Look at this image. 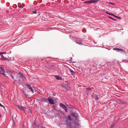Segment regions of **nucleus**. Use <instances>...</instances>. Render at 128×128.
Instances as JSON below:
<instances>
[{
    "label": "nucleus",
    "mask_w": 128,
    "mask_h": 128,
    "mask_svg": "<svg viewBox=\"0 0 128 128\" xmlns=\"http://www.w3.org/2000/svg\"><path fill=\"white\" fill-rule=\"evenodd\" d=\"M36 10H35V11H33L32 12V13L34 14H36Z\"/></svg>",
    "instance_id": "nucleus-18"
},
{
    "label": "nucleus",
    "mask_w": 128,
    "mask_h": 128,
    "mask_svg": "<svg viewBox=\"0 0 128 128\" xmlns=\"http://www.w3.org/2000/svg\"><path fill=\"white\" fill-rule=\"evenodd\" d=\"M106 13L108 14H110V13H109L108 12H106Z\"/></svg>",
    "instance_id": "nucleus-26"
},
{
    "label": "nucleus",
    "mask_w": 128,
    "mask_h": 128,
    "mask_svg": "<svg viewBox=\"0 0 128 128\" xmlns=\"http://www.w3.org/2000/svg\"><path fill=\"white\" fill-rule=\"evenodd\" d=\"M48 101L51 104H55L54 101L51 98H48Z\"/></svg>",
    "instance_id": "nucleus-6"
},
{
    "label": "nucleus",
    "mask_w": 128,
    "mask_h": 128,
    "mask_svg": "<svg viewBox=\"0 0 128 128\" xmlns=\"http://www.w3.org/2000/svg\"><path fill=\"white\" fill-rule=\"evenodd\" d=\"M109 14H110V15H111L112 16V15H113V14H111V13H110Z\"/></svg>",
    "instance_id": "nucleus-25"
},
{
    "label": "nucleus",
    "mask_w": 128,
    "mask_h": 128,
    "mask_svg": "<svg viewBox=\"0 0 128 128\" xmlns=\"http://www.w3.org/2000/svg\"><path fill=\"white\" fill-rule=\"evenodd\" d=\"M113 50H116L118 52H124L123 50H122L118 48H114L113 49Z\"/></svg>",
    "instance_id": "nucleus-7"
},
{
    "label": "nucleus",
    "mask_w": 128,
    "mask_h": 128,
    "mask_svg": "<svg viewBox=\"0 0 128 128\" xmlns=\"http://www.w3.org/2000/svg\"><path fill=\"white\" fill-rule=\"evenodd\" d=\"M76 113H74V114H72V116L73 117L76 118Z\"/></svg>",
    "instance_id": "nucleus-14"
},
{
    "label": "nucleus",
    "mask_w": 128,
    "mask_h": 128,
    "mask_svg": "<svg viewBox=\"0 0 128 128\" xmlns=\"http://www.w3.org/2000/svg\"><path fill=\"white\" fill-rule=\"evenodd\" d=\"M118 19H120L121 18L120 17L118 16Z\"/></svg>",
    "instance_id": "nucleus-27"
},
{
    "label": "nucleus",
    "mask_w": 128,
    "mask_h": 128,
    "mask_svg": "<svg viewBox=\"0 0 128 128\" xmlns=\"http://www.w3.org/2000/svg\"><path fill=\"white\" fill-rule=\"evenodd\" d=\"M69 124V126H68V128H72L69 125L70 124Z\"/></svg>",
    "instance_id": "nucleus-19"
},
{
    "label": "nucleus",
    "mask_w": 128,
    "mask_h": 128,
    "mask_svg": "<svg viewBox=\"0 0 128 128\" xmlns=\"http://www.w3.org/2000/svg\"><path fill=\"white\" fill-rule=\"evenodd\" d=\"M33 125L34 126H36V125H35V123L34 122L33 124Z\"/></svg>",
    "instance_id": "nucleus-23"
},
{
    "label": "nucleus",
    "mask_w": 128,
    "mask_h": 128,
    "mask_svg": "<svg viewBox=\"0 0 128 128\" xmlns=\"http://www.w3.org/2000/svg\"><path fill=\"white\" fill-rule=\"evenodd\" d=\"M108 18H111V19H112V18H112V17H110V16H108Z\"/></svg>",
    "instance_id": "nucleus-22"
},
{
    "label": "nucleus",
    "mask_w": 128,
    "mask_h": 128,
    "mask_svg": "<svg viewBox=\"0 0 128 128\" xmlns=\"http://www.w3.org/2000/svg\"><path fill=\"white\" fill-rule=\"evenodd\" d=\"M98 0H91L85 1L84 2L85 3L91 4L93 3H96L98 2Z\"/></svg>",
    "instance_id": "nucleus-2"
},
{
    "label": "nucleus",
    "mask_w": 128,
    "mask_h": 128,
    "mask_svg": "<svg viewBox=\"0 0 128 128\" xmlns=\"http://www.w3.org/2000/svg\"><path fill=\"white\" fill-rule=\"evenodd\" d=\"M26 85L27 87L30 90H31V91L32 92V93L34 94V91H33V89H32V88L30 86V85L29 84H26Z\"/></svg>",
    "instance_id": "nucleus-5"
},
{
    "label": "nucleus",
    "mask_w": 128,
    "mask_h": 128,
    "mask_svg": "<svg viewBox=\"0 0 128 128\" xmlns=\"http://www.w3.org/2000/svg\"><path fill=\"white\" fill-rule=\"evenodd\" d=\"M44 100L46 102H48V99L44 98Z\"/></svg>",
    "instance_id": "nucleus-15"
},
{
    "label": "nucleus",
    "mask_w": 128,
    "mask_h": 128,
    "mask_svg": "<svg viewBox=\"0 0 128 128\" xmlns=\"http://www.w3.org/2000/svg\"><path fill=\"white\" fill-rule=\"evenodd\" d=\"M60 105L62 108L65 110V111L66 112H67V108L64 104L61 103L60 104Z\"/></svg>",
    "instance_id": "nucleus-4"
},
{
    "label": "nucleus",
    "mask_w": 128,
    "mask_h": 128,
    "mask_svg": "<svg viewBox=\"0 0 128 128\" xmlns=\"http://www.w3.org/2000/svg\"><path fill=\"white\" fill-rule=\"evenodd\" d=\"M20 108L24 111L26 109V108L23 106H20Z\"/></svg>",
    "instance_id": "nucleus-12"
},
{
    "label": "nucleus",
    "mask_w": 128,
    "mask_h": 128,
    "mask_svg": "<svg viewBox=\"0 0 128 128\" xmlns=\"http://www.w3.org/2000/svg\"><path fill=\"white\" fill-rule=\"evenodd\" d=\"M68 120L67 121H68V120L70 121L72 120L70 116H68Z\"/></svg>",
    "instance_id": "nucleus-13"
},
{
    "label": "nucleus",
    "mask_w": 128,
    "mask_h": 128,
    "mask_svg": "<svg viewBox=\"0 0 128 128\" xmlns=\"http://www.w3.org/2000/svg\"><path fill=\"white\" fill-rule=\"evenodd\" d=\"M115 18H118V16H115Z\"/></svg>",
    "instance_id": "nucleus-30"
},
{
    "label": "nucleus",
    "mask_w": 128,
    "mask_h": 128,
    "mask_svg": "<svg viewBox=\"0 0 128 128\" xmlns=\"http://www.w3.org/2000/svg\"><path fill=\"white\" fill-rule=\"evenodd\" d=\"M54 96H55V94H54Z\"/></svg>",
    "instance_id": "nucleus-34"
},
{
    "label": "nucleus",
    "mask_w": 128,
    "mask_h": 128,
    "mask_svg": "<svg viewBox=\"0 0 128 128\" xmlns=\"http://www.w3.org/2000/svg\"><path fill=\"white\" fill-rule=\"evenodd\" d=\"M4 73V69L2 67H0V74H1L4 76H6Z\"/></svg>",
    "instance_id": "nucleus-3"
},
{
    "label": "nucleus",
    "mask_w": 128,
    "mask_h": 128,
    "mask_svg": "<svg viewBox=\"0 0 128 128\" xmlns=\"http://www.w3.org/2000/svg\"><path fill=\"white\" fill-rule=\"evenodd\" d=\"M112 20H114V21H116V19H114L113 18H112Z\"/></svg>",
    "instance_id": "nucleus-21"
},
{
    "label": "nucleus",
    "mask_w": 128,
    "mask_h": 128,
    "mask_svg": "<svg viewBox=\"0 0 128 128\" xmlns=\"http://www.w3.org/2000/svg\"><path fill=\"white\" fill-rule=\"evenodd\" d=\"M56 78L57 80H61L62 79V77L59 76H56Z\"/></svg>",
    "instance_id": "nucleus-11"
},
{
    "label": "nucleus",
    "mask_w": 128,
    "mask_h": 128,
    "mask_svg": "<svg viewBox=\"0 0 128 128\" xmlns=\"http://www.w3.org/2000/svg\"><path fill=\"white\" fill-rule=\"evenodd\" d=\"M122 62H127V61L126 60H122Z\"/></svg>",
    "instance_id": "nucleus-17"
},
{
    "label": "nucleus",
    "mask_w": 128,
    "mask_h": 128,
    "mask_svg": "<svg viewBox=\"0 0 128 128\" xmlns=\"http://www.w3.org/2000/svg\"><path fill=\"white\" fill-rule=\"evenodd\" d=\"M20 74V77L22 78V80H23L24 79V76L23 74L21 73L19 74Z\"/></svg>",
    "instance_id": "nucleus-9"
},
{
    "label": "nucleus",
    "mask_w": 128,
    "mask_h": 128,
    "mask_svg": "<svg viewBox=\"0 0 128 128\" xmlns=\"http://www.w3.org/2000/svg\"><path fill=\"white\" fill-rule=\"evenodd\" d=\"M112 16H114L115 17V16H116L114 15V14H113V15H112Z\"/></svg>",
    "instance_id": "nucleus-29"
},
{
    "label": "nucleus",
    "mask_w": 128,
    "mask_h": 128,
    "mask_svg": "<svg viewBox=\"0 0 128 128\" xmlns=\"http://www.w3.org/2000/svg\"><path fill=\"white\" fill-rule=\"evenodd\" d=\"M3 53V52H0V55L1 56V57L2 58V60H7L8 59L7 58H6L3 55H2Z\"/></svg>",
    "instance_id": "nucleus-8"
},
{
    "label": "nucleus",
    "mask_w": 128,
    "mask_h": 128,
    "mask_svg": "<svg viewBox=\"0 0 128 128\" xmlns=\"http://www.w3.org/2000/svg\"><path fill=\"white\" fill-rule=\"evenodd\" d=\"M76 43H77V44H81V42H76Z\"/></svg>",
    "instance_id": "nucleus-20"
},
{
    "label": "nucleus",
    "mask_w": 128,
    "mask_h": 128,
    "mask_svg": "<svg viewBox=\"0 0 128 128\" xmlns=\"http://www.w3.org/2000/svg\"><path fill=\"white\" fill-rule=\"evenodd\" d=\"M54 96H55V94H54Z\"/></svg>",
    "instance_id": "nucleus-33"
},
{
    "label": "nucleus",
    "mask_w": 128,
    "mask_h": 128,
    "mask_svg": "<svg viewBox=\"0 0 128 128\" xmlns=\"http://www.w3.org/2000/svg\"><path fill=\"white\" fill-rule=\"evenodd\" d=\"M12 78H13V77H12Z\"/></svg>",
    "instance_id": "nucleus-32"
},
{
    "label": "nucleus",
    "mask_w": 128,
    "mask_h": 128,
    "mask_svg": "<svg viewBox=\"0 0 128 128\" xmlns=\"http://www.w3.org/2000/svg\"><path fill=\"white\" fill-rule=\"evenodd\" d=\"M63 86L65 87V88H66V90L69 89L70 88V84L67 82H65Z\"/></svg>",
    "instance_id": "nucleus-1"
},
{
    "label": "nucleus",
    "mask_w": 128,
    "mask_h": 128,
    "mask_svg": "<svg viewBox=\"0 0 128 128\" xmlns=\"http://www.w3.org/2000/svg\"><path fill=\"white\" fill-rule=\"evenodd\" d=\"M70 72L71 73V74L73 76H74V75L75 74V72H74V71L72 70L71 69H70Z\"/></svg>",
    "instance_id": "nucleus-10"
},
{
    "label": "nucleus",
    "mask_w": 128,
    "mask_h": 128,
    "mask_svg": "<svg viewBox=\"0 0 128 128\" xmlns=\"http://www.w3.org/2000/svg\"><path fill=\"white\" fill-rule=\"evenodd\" d=\"M109 4H112V3L111 2H109Z\"/></svg>",
    "instance_id": "nucleus-24"
},
{
    "label": "nucleus",
    "mask_w": 128,
    "mask_h": 128,
    "mask_svg": "<svg viewBox=\"0 0 128 128\" xmlns=\"http://www.w3.org/2000/svg\"><path fill=\"white\" fill-rule=\"evenodd\" d=\"M0 106H3L0 104Z\"/></svg>",
    "instance_id": "nucleus-28"
},
{
    "label": "nucleus",
    "mask_w": 128,
    "mask_h": 128,
    "mask_svg": "<svg viewBox=\"0 0 128 128\" xmlns=\"http://www.w3.org/2000/svg\"><path fill=\"white\" fill-rule=\"evenodd\" d=\"M3 52V54H4V53H6V52Z\"/></svg>",
    "instance_id": "nucleus-31"
},
{
    "label": "nucleus",
    "mask_w": 128,
    "mask_h": 128,
    "mask_svg": "<svg viewBox=\"0 0 128 128\" xmlns=\"http://www.w3.org/2000/svg\"><path fill=\"white\" fill-rule=\"evenodd\" d=\"M87 90H92L90 88H87Z\"/></svg>",
    "instance_id": "nucleus-16"
}]
</instances>
